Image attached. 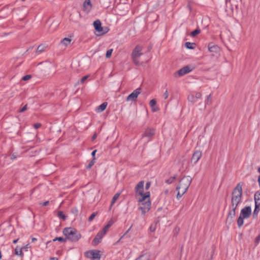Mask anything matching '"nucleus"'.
<instances>
[{
  "mask_svg": "<svg viewBox=\"0 0 260 260\" xmlns=\"http://www.w3.org/2000/svg\"><path fill=\"white\" fill-rule=\"evenodd\" d=\"M96 152V150H94V151H93L92 152V153H91V155L93 156H94L95 154V153Z\"/></svg>",
  "mask_w": 260,
  "mask_h": 260,
  "instance_id": "nucleus-56",
  "label": "nucleus"
},
{
  "mask_svg": "<svg viewBox=\"0 0 260 260\" xmlns=\"http://www.w3.org/2000/svg\"><path fill=\"white\" fill-rule=\"evenodd\" d=\"M151 108H152V111L153 112H156L159 110V108L157 107H156L155 106H154V107H151Z\"/></svg>",
  "mask_w": 260,
  "mask_h": 260,
  "instance_id": "nucleus-48",
  "label": "nucleus"
},
{
  "mask_svg": "<svg viewBox=\"0 0 260 260\" xmlns=\"http://www.w3.org/2000/svg\"><path fill=\"white\" fill-rule=\"evenodd\" d=\"M107 105V102L103 103L96 108L95 111L98 113L103 112L106 108Z\"/></svg>",
  "mask_w": 260,
  "mask_h": 260,
  "instance_id": "nucleus-19",
  "label": "nucleus"
},
{
  "mask_svg": "<svg viewBox=\"0 0 260 260\" xmlns=\"http://www.w3.org/2000/svg\"><path fill=\"white\" fill-rule=\"evenodd\" d=\"M151 183L150 182H148L146 183L145 185L146 189H148L150 186Z\"/></svg>",
  "mask_w": 260,
  "mask_h": 260,
  "instance_id": "nucleus-50",
  "label": "nucleus"
},
{
  "mask_svg": "<svg viewBox=\"0 0 260 260\" xmlns=\"http://www.w3.org/2000/svg\"><path fill=\"white\" fill-rule=\"evenodd\" d=\"M119 196H120V193H117L114 196V197L112 198V201H111L110 207H111L113 206V205L115 203V202L116 201V200L119 198Z\"/></svg>",
  "mask_w": 260,
  "mask_h": 260,
  "instance_id": "nucleus-23",
  "label": "nucleus"
},
{
  "mask_svg": "<svg viewBox=\"0 0 260 260\" xmlns=\"http://www.w3.org/2000/svg\"><path fill=\"white\" fill-rule=\"evenodd\" d=\"M201 32V30L198 28H197L196 30H194V31H192L191 34H190V35L192 37H196L197 35L199 34Z\"/></svg>",
  "mask_w": 260,
  "mask_h": 260,
  "instance_id": "nucleus-27",
  "label": "nucleus"
},
{
  "mask_svg": "<svg viewBox=\"0 0 260 260\" xmlns=\"http://www.w3.org/2000/svg\"><path fill=\"white\" fill-rule=\"evenodd\" d=\"M31 77L30 75H27L22 77V80L24 81H27L30 79Z\"/></svg>",
  "mask_w": 260,
  "mask_h": 260,
  "instance_id": "nucleus-39",
  "label": "nucleus"
},
{
  "mask_svg": "<svg viewBox=\"0 0 260 260\" xmlns=\"http://www.w3.org/2000/svg\"><path fill=\"white\" fill-rule=\"evenodd\" d=\"M208 50L211 52L217 53L219 51V48L213 43H210L208 45Z\"/></svg>",
  "mask_w": 260,
  "mask_h": 260,
  "instance_id": "nucleus-16",
  "label": "nucleus"
},
{
  "mask_svg": "<svg viewBox=\"0 0 260 260\" xmlns=\"http://www.w3.org/2000/svg\"><path fill=\"white\" fill-rule=\"evenodd\" d=\"M191 70L192 69L189 66H185L175 73L174 75L175 77H181L189 73Z\"/></svg>",
  "mask_w": 260,
  "mask_h": 260,
  "instance_id": "nucleus-10",
  "label": "nucleus"
},
{
  "mask_svg": "<svg viewBox=\"0 0 260 260\" xmlns=\"http://www.w3.org/2000/svg\"><path fill=\"white\" fill-rule=\"evenodd\" d=\"M45 48L46 47L44 45L41 44L38 47L37 51L38 52H42L45 50Z\"/></svg>",
  "mask_w": 260,
  "mask_h": 260,
  "instance_id": "nucleus-29",
  "label": "nucleus"
},
{
  "mask_svg": "<svg viewBox=\"0 0 260 260\" xmlns=\"http://www.w3.org/2000/svg\"><path fill=\"white\" fill-rule=\"evenodd\" d=\"M22 248H18V246L15 249V254L17 255H22Z\"/></svg>",
  "mask_w": 260,
  "mask_h": 260,
  "instance_id": "nucleus-28",
  "label": "nucleus"
},
{
  "mask_svg": "<svg viewBox=\"0 0 260 260\" xmlns=\"http://www.w3.org/2000/svg\"><path fill=\"white\" fill-rule=\"evenodd\" d=\"M180 231V228L179 227H175L174 230V234H177Z\"/></svg>",
  "mask_w": 260,
  "mask_h": 260,
  "instance_id": "nucleus-42",
  "label": "nucleus"
},
{
  "mask_svg": "<svg viewBox=\"0 0 260 260\" xmlns=\"http://www.w3.org/2000/svg\"><path fill=\"white\" fill-rule=\"evenodd\" d=\"M156 101L155 99L151 100L149 102V105L151 107H153L156 106Z\"/></svg>",
  "mask_w": 260,
  "mask_h": 260,
  "instance_id": "nucleus-36",
  "label": "nucleus"
},
{
  "mask_svg": "<svg viewBox=\"0 0 260 260\" xmlns=\"http://www.w3.org/2000/svg\"><path fill=\"white\" fill-rule=\"evenodd\" d=\"M258 208H256V207L255 208V209H254V212H253V216H257V213L258 212V211H257Z\"/></svg>",
  "mask_w": 260,
  "mask_h": 260,
  "instance_id": "nucleus-52",
  "label": "nucleus"
},
{
  "mask_svg": "<svg viewBox=\"0 0 260 260\" xmlns=\"http://www.w3.org/2000/svg\"><path fill=\"white\" fill-rule=\"evenodd\" d=\"M185 46L188 49H193L196 47V44L193 43H190V42H186L185 43Z\"/></svg>",
  "mask_w": 260,
  "mask_h": 260,
  "instance_id": "nucleus-22",
  "label": "nucleus"
},
{
  "mask_svg": "<svg viewBox=\"0 0 260 260\" xmlns=\"http://www.w3.org/2000/svg\"><path fill=\"white\" fill-rule=\"evenodd\" d=\"M95 163V158L94 157L92 160L89 163L88 166H87L86 168L87 169H90L92 166L94 165Z\"/></svg>",
  "mask_w": 260,
  "mask_h": 260,
  "instance_id": "nucleus-34",
  "label": "nucleus"
},
{
  "mask_svg": "<svg viewBox=\"0 0 260 260\" xmlns=\"http://www.w3.org/2000/svg\"><path fill=\"white\" fill-rule=\"evenodd\" d=\"M244 217L240 215L237 220V224L239 227H241L243 225L244 223Z\"/></svg>",
  "mask_w": 260,
  "mask_h": 260,
  "instance_id": "nucleus-24",
  "label": "nucleus"
},
{
  "mask_svg": "<svg viewBox=\"0 0 260 260\" xmlns=\"http://www.w3.org/2000/svg\"><path fill=\"white\" fill-rule=\"evenodd\" d=\"M113 221L112 220H110L108 224L104 228L102 231L104 233L106 234L109 229V228L113 224Z\"/></svg>",
  "mask_w": 260,
  "mask_h": 260,
  "instance_id": "nucleus-21",
  "label": "nucleus"
},
{
  "mask_svg": "<svg viewBox=\"0 0 260 260\" xmlns=\"http://www.w3.org/2000/svg\"><path fill=\"white\" fill-rule=\"evenodd\" d=\"M143 181H140L135 187V193L138 202H142L150 197V192L147 191L143 193L144 191Z\"/></svg>",
  "mask_w": 260,
  "mask_h": 260,
  "instance_id": "nucleus-2",
  "label": "nucleus"
},
{
  "mask_svg": "<svg viewBox=\"0 0 260 260\" xmlns=\"http://www.w3.org/2000/svg\"><path fill=\"white\" fill-rule=\"evenodd\" d=\"M93 26L95 30L99 33L98 36H102L106 34L108 31V29L106 27L104 28L102 26L101 22L100 20H96L93 22Z\"/></svg>",
  "mask_w": 260,
  "mask_h": 260,
  "instance_id": "nucleus-7",
  "label": "nucleus"
},
{
  "mask_svg": "<svg viewBox=\"0 0 260 260\" xmlns=\"http://www.w3.org/2000/svg\"><path fill=\"white\" fill-rule=\"evenodd\" d=\"M178 190V193L177 194V199H179L186 192L182 191V190L176 189Z\"/></svg>",
  "mask_w": 260,
  "mask_h": 260,
  "instance_id": "nucleus-30",
  "label": "nucleus"
},
{
  "mask_svg": "<svg viewBox=\"0 0 260 260\" xmlns=\"http://www.w3.org/2000/svg\"><path fill=\"white\" fill-rule=\"evenodd\" d=\"M168 96H169V93H168L167 90H166V91L165 92V93H164V98L165 99H167L168 98Z\"/></svg>",
  "mask_w": 260,
  "mask_h": 260,
  "instance_id": "nucleus-47",
  "label": "nucleus"
},
{
  "mask_svg": "<svg viewBox=\"0 0 260 260\" xmlns=\"http://www.w3.org/2000/svg\"><path fill=\"white\" fill-rule=\"evenodd\" d=\"M242 194V185L239 183L233 191L231 208L237 209L238 205L241 202Z\"/></svg>",
  "mask_w": 260,
  "mask_h": 260,
  "instance_id": "nucleus-1",
  "label": "nucleus"
},
{
  "mask_svg": "<svg viewBox=\"0 0 260 260\" xmlns=\"http://www.w3.org/2000/svg\"><path fill=\"white\" fill-rule=\"evenodd\" d=\"M258 182L260 187V176L258 178Z\"/></svg>",
  "mask_w": 260,
  "mask_h": 260,
  "instance_id": "nucleus-59",
  "label": "nucleus"
},
{
  "mask_svg": "<svg viewBox=\"0 0 260 260\" xmlns=\"http://www.w3.org/2000/svg\"><path fill=\"white\" fill-rule=\"evenodd\" d=\"M155 229H156V228H155V225H151L150 226V231L151 232H153L155 231Z\"/></svg>",
  "mask_w": 260,
  "mask_h": 260,
  "instance_id": "nucleus-44",
  "label": "nucleus"
},
{
  "mask_svg": "<svg viewBox=\"0 0 260 260\" xmlns=\"http://www.w3.org/2000/svg\"><path fill=\"white\" fill-rule=\"evenodd\" d=\"M56 241L64 242L66 241V239H64L62 237H56L53 240V241Z\"/></svg>",
  "mask_w": 260,
  "mask_h": 260,
  "instance_id": "nucleus-33",
  "label": "nucleus"
},
{
  "mask_svg": "<svg viewBox=\"0 0 260 260\" xmlns=\"http://www.w3.org/2000/svg\"><path fill=\"white\" fill-rule=\"evenodd\" d=\"M138 209L141 210L142 214L145 215L148 212L151 208V202L150 201V197L148 199L145 200L142 202H138Z\"/></svg>",
  "mask_w": 260,
  "mask_h": 260,
  "instance_id": "nucleus-6",
  "label": "nucleus"
},
{
  "mask_svg": "<svg viewBox=\"0 0 260 260\" xmlns=\"http://www.w3.org/2000/svg\"><path fill=\"white\" fill-rule=\"evenodd\" d=\"M41 126V124L40 123H35L34 125V128L36 129L39 128Z\"/></svg>",
  "mask_w": 260,
  "mask_h": 260,
  "instance_id": "nucleus-45",
  "label": "nucleus"
},
{
  "mask_svg": "<svg viewBox=\"0 0 260 260\" xmlns=\"http://www.w3.org/2000/svg\"><path fill=\"white\" fill-rule=\"evenodd\" d=\"M141 89L140 88H138L135 90L132 93H131L126 98V101L127 102H134L136 101L139 94L141 93Z\"/></svg>",
  "mask_w": 260,
  "mask_h": 260,
  "instance_id": "nucleus-9",
  "label": "nucleus"
},
{
  "mask_svg": "<svg viewBox=\"0 0 260 260\" xmlns=\"http://www.w3.org/2000/svg\"><path fill=\"white\" fill-rule=\"evenodd\" d=\"M254 200L256 208H259L260 207V193H255L254 194Z\"/></svg>",
  "mask_w": 260,
  "mask_h": 260,
  "instance_id": "nucleus-18",
  "label": "nucleus"
},
{
  "mask_svg": "<svg viewBox=\"0 0 260 260\" xmlns=\"http://www.w3.org/2000/svg\"><path fill=\"white\" fill-rule=\"evenodd\" d=\"M27 110V105H25L21 110H19V112L22 113Z\"/></svg>",
  "mask_w": 260,
  "mask_h": 260,
  "instance_id": "nucleus-43",
  "label": "nucleus"
},
{
  "mask_svg": "<svg viewBox=\"0 0 260 260\" xmlns=\"http://www.w3.org/2000/svg\"><path fill=\"white\" fill-rule=\"evenodd\" d=\"M175 179H176L175 177H171L169 179L167 180L166 181V182L168 183V184H171V183H172V182H174V181L175 180Z\"/></svg>",
  "mask_w": 260,
  "mask_h": 260,
  "instance_id": "nucleus-37",
  "label": "nucleus"
},
{
  "mask_svg": "<svg viewBox=\"0 0 260 260\" xmlns=\"http://www.w3.org/2000/svg\"><path fill=\"white\" fill-rule=\"evenodd\" d=\"M202 94L201 92H196L195 95L196 99H198L201 98Z\"/></svg>",
  "mask_w": 260,
  "mask_h": 260,
  "instance_id": "nucleus-41",
  "label": "nucleus"
},
{
  "mask_svg": "<svg viewBox=\"0 0 260 260\" xmlns=\"http://www.w3.org/2000/svg\"><path fill=\"white\" fill-rule=\"evenodd\" d=\"M192 179L189 176L183 177L179 181L176 189L182 190V191L186 192L191 182Z\"/></svg>",
  "mask_w": 260,
  "mask_h": 260,
  "instance_id": "nucleus-4",
  "label": "nucleus"
},
{
  "mask_svg": "<svg viewBox=\"0 0 260 260\" xmlns=\"http://www.w3.org/2000/svg\"><path fill=\"white\" fill-rule=\"evenodd\" d=\"M50 260H58V259L56 257H52L50 258Z\"/></svg>",
  "mask_w": 260,
  "mask_h": 260,
  "instance_id": "nucleus-58",
  "label": "nucleus"
},
{
  "mask_svg": "<svg viewBox=\"0 0 260 260\" xmlns=\"http://www.w3.org/2000/svg\"><path fill=\"white\" fill-rule=\"evenodd\" d=\"M63 234L68 240L72 242L78 241L81 237L80 233L75 229L72 228L64 229Z\"/></svg>",
  "mask_w": 260,
  "mask_h": 260,
  "instance_id": "nucleus-3",
  "label": "nucleus"
},
{
  "mask_svg": "<svg viewBox=\"0 0 260 260\" xmlns=\"http://www.w3.org/2000/svg\"><path fill=\"white\" fill-rule=\"evenodd\" d=\"M97 212H94L88 218V221L90 222L95 217V216L97 215Z\"/></svg>",
  "mask_w": 260,
  "mask_h": 260,
  "instance_id": "nucleus-35",
  "label": "nucleus"
},
{
  "mask_svg": "<svg viewBox=\"0 0 260 260\" xmlns=\"http://www.w3.org/2000/svg\"><path fill=\"white\" fill-rule=\"evenodd\" d=\"M142 55V47L140 45H137L133 50L131 54L132 59L135 65L139 66L140 64L139 58Z\"/></svg>",
  "mask_w": 260,
  "mask_h": 260,
  "instance_id": "nucleus-5",
  "label": "nucleus"
},
{
  "mask_svg": "<svg viewBox=\"0 0 260 260\" xmlns=\"http://www.w3.org/2000/svg\"><path fill=\"white\" fill-rule=\"evenodd\" d=\"M231 210L229 211L228 216L226 219V221L231 223L233 221V219L236 215V210L235 208H231Z\"/></svg>",
  "mask_w": 260,
  "mask_h": 260,
  "instance_id": "nucleus-15",
  "label": "nucleus"
},
{
  "mask_svg": "<svg viewBox=\"0 0 260 260\" xmlns=\"http://www.w3.org/2000/svg\"><path fill=\"white\" fill-rule=\"evenodd\" d=\"M202 153L200 150H197L192 154L191 161L193 164H196L202 157Z\"/></svg>",
  "mask_w": 260,
  "mask_h": 260,
  "instance_id": "nucleus-11",
  "label": "nucleus"
},
{
  "mask_svg": "<svg viewBox=\"0 0 260 260\" xmlns=\"http://www.w3.org/2000/svg\"><path fill=\"white\" fill-rule=\"evenodd\" d=\"M22 1H24L25 0H22Z\"/></svg>",
  "mask_w": 260,
  "mask_h": 260,
  "instance_id": "nucleus-61",
  "label": "nucleus"
},
{
  "mask_svg": "<svg viewBox=\"0 0 260 260\" xmlns=\"http://www.w3.org/2000/svg\"><path fill=\"white\" fill-rule=\"evenodd\" d=\"M36 240H37V239L36 238H32V242L36 241Z\"/></svg>",
  "mask_w": 260,
  "mask_h": 260,
  "instance_id": "nucleus-60",
  "label": "nucleus"
},
{
  "mask_svg": "<svg viewBox=\"0 0 260 260\" xmlns=\"http://www.w3.org/2000/svg\"><path fill=\"white\" fill-rule=\"evenodd\" d=\"M48 204H49V201H46L42 204V205L44 206H47Z\"/></svg>",
  "mask_w": 260,
  "mask_h": 260,
  "instance_id": "nucleus-54",
  "label": "nucleus"
},
{
  "mask_svg": "<svg viewBox=\"0 0 260 260\" xmlns=\"http://www.w3.org/2000/svg\"><path fill=\"white\" fill-rule=\"evenodd\" d=\"M251 213V208L249 206L243 208L241 211L240 216L245 218H248Z\"/></svg>",
  "mask_w": 260,
  "mask_h": 260,
  "instance_id": "nucleus-12",
  "label": "nucleus"
},
{
  "mask_svg": "<svg viewBox=\"0 0 260 260\" xmlns=\"http://www.w3.org/2000/svg\"><path fill=\"white\" fill-rule=\"evenodd\" d=\"M150 255L149 253H144L140 255L135 260H150Z\"/></svg>",
  "mask_w": 260,
  "mask_h": 260,
  "instance_id": "nucleus-20",
  "label": "nucleus"
},
{
  "mask_svg": "<svg viewBox=\"0 0 260 260\" xmlns=\"http://www.w3.org/2000/svg\"><path fill=\"white\" fill-rule=\"evenodd\" d=\"M154 135V130L151 128H147L142 135L143 138H148L147 141L150 140L151 138Z\"/></svg>",
  "mask_w": 260,
  "mask_h": 260,
  "instance_id": "nucleus-13",
  "label": "nucleus"
},
{
  "mask_svg": "<svg viewBox=\"0 0 260 260\" xmlns=\"http://www.w3.org/2000/svg\"><path fill=\"white\" fill-rule=\"evenodd\" d=\"M260 241V235H258L257 237H256L255 239V242L257 244H258Z\"/></svg>",
  "mask_w": 260,
  "mask_h": 260,
  "instance_id": "nucleus-46",
  "label": "nucleus"
},
{
  "mask_svg": "<svg viewBox=\"0 0 260 260\" xmlns=\"http://www.w3.org/2000/svg\"><path fill=\"white\" fill-rule=\"evenodd\" d=\"M205 103H206V104H207V105H211V103H212V98H211V94H209V95H208L207 96Z\"/></svg>",
  "mask_w": 260,
  "mask_h": 260,
  "instance_id": "nucleus-31",
  "label": "nucleus"
},
{
  "mask_svg": "<svg viewBox=\"0 0 260 260\" xmlns=\"http://www.w3.org/2000/svg\"><path fill=\"white\" fill-rule=\"evenodd\" d=\"M18 240H19V239H16V240H14L13 241V243L15 244V243H16L18 242Z\"/></svg>",
  "mask_w": 260,
  "mask_h": 260,
  "instance_id": "nucleus-57",
  "label": "nucleus"
},
{
  "mask_svg": "<svg viewBox=\"0 0 260 260\" xmlns=\"http://www.w3.org/2000/svg\"><path fill=\"white\" fill-rule=\"evenodd\" d=\"M188 101L191 103H194L196 101L195 96L192 94H190L188 96Z\"/></svg>",
  "mask_w": 260,
  "mask_h": 260,
  "instance_id": "nucleus-26",
  "label": "nucleus"
},
{
  "mask_svg": "<svg viewBox=\"0 0 260 260\" xmlns=\"http://www.w3.org/2000/svg\"><path fill=\"white\" fill-rule=\"evenodd\" d=\"M85 254L87 257L95 260H100L101 257V251L98 250H89Z\"/></svg>",
  "mask_w": 260,
  "mask_h": 260,
  "instance_id": "nucleus-8",
  "label": "nucleus"
},
{
  "mask_svg": "<svg viewBox=\"0 0 260 260\" xmlns=\"http://www.w3.org/2000/svg\"><path fill=\"white\" fill-rule=\"evenodd\" d=\"M71 40L68 38H65L61 41V43L65 46H68L71 43Z\"/></svg>",
  "mask_w": 260,
  "mask_h": 260,
  "instance_id": "nucleus-25",
  "label": "nucleus"
},
{
  "mask_svg": "<svg viewBox=\"0 0 260 260\" xmlns=\"http://www.w3.org/2000/svg\"><path fill=\"white\" fill-rule=\"evenodd\" d=\"M29 247H30V246L29 245V244H27L25 246H24L23 247H22L21 248H22V249H24L25 250H27V249L29 248Z\"/></svg>",
  "mask_w": 260,
  "mask_h": 260,
  "instance_id": "nucleus-51",
  "label": "nucleus"
},
{
  "mask_svg": "<svg viewBox=\"0 0 260 260\" xmlns=\"http://www.w3.org/2000/svg\"><path fill=\"white\" fill-rule=\"evenodd\" d=\"M89 77L88 75L85 76L82 79H81V83H84V82L87 79V78Z\"/></svg>",
  "mask_w": 260,
  "mask_h": 260,
  "instance_id": "nucleus-40",
  "label": "nucleus"
},
{
  "mask_svg": "<svg viewBox=\"0 0 260 260\" xmlns=\"http://www.w3.org/2000/svg\"><path fill=\"white\" fill-rule=\"evenodd\" d=\"M129 229H128V230L126 231V233H125V234H124L122 236H121V237L120 238V239L118 241V242H119V241H120V240H121V239L124 237V235H125V234H126V233L129 231Z\"/></svg>",
  "mask_w": 260,
  "mask_h": 260,
  "instance_id": "nucleus-55",
  "label": "nucleus"
},
{
  "mask_svg": "<svg viewBox=\"0 0 260 260\" xmlns=\"http://www.w3.org/2000/svg\"><path fill=\"white\" fill-rule=\"evenodd\" d=\"M105 234L103 231L98 233L93 240V244L97 245L100 243Z\"/></svg>",
  "mask_w": 260,
  "mask_h": 260,
  "instance_id": "nucleus-14",
  "label": "nucleus"
},
{
  "mask_svg": "<svg viewBox=\"0 0 260 260\" xmlns=\"http://www.w3.org/2000/svg\"><path fill=\"white\" fill-rule=\"evenodd\" d=\"M57 215L59 218H62L63 220H65L66 219V216L63 214L62 211H58Z\"/></svg>",
  "mask_w": 260,
  "mask_h": 260,
  "instance_id": "nucleus-32",
  "label": "nucleus"
},
{
  "mask_svg": "<svg viewBox=\"0 0 260 260\" xmlns=\"http://www.w3.org/2000/svg\"><path fill=\"white\" fill-rule=\"evenodd\" d=\"M83 7L84 11L89 12L92 8V4L90 0H85L83 3Z\"/></svg>",
  "mask_w": 260,
  "mask_h": 260,
  "instance_id": "nucleus-17",
  "label": "nucleus"
},
{
  "mask_svg": "<svg viewBox=\"0 0 260 260\" xmlns=\"http://www.w3.org/2000/svg\"><path fill=\"white\" fill-rule=\"evenodd\" d=\"M112 51H113V49H109V50H107V51L106 52V54L107 58H110L111 57Z\"/></svg>",
  "mask_w": 260,
  "mask_h": 260,
  "instance_id": "nucleus-38",
  "label": "nucleus"
},
{
  "mask_svg": "<svg viewBox=\"0 0 260 260\" xmlns=\"http://www.w3.org/2000/svg\"><path fill=\"white\" fill-rule=\"evenodd\" d=\"M96 137H97V135L96 133H94L91 138L92 141H93L94 140H95L96 138Z\"/></svg>",
  "mask_w": 260,
  "mask_h": 260,
  "instance_id": "nucleus-53",
  "label": "nucleus"
},
{
  "mask_svg": "<svg viewBox=\"0 0 260 260\" xmlns=\"http://www.w3.org/2000/svg\"><path fill=\"white\" fill-rule=\"evenodd\" d=\"M17 157V155L15 153H13L12 154L11 156V160H14Z\"/></svg>",
  "mask_w": 260,
  "mask_h": 260,
  "instance_id": "nucleus-49",
  "label": "nucleus"
}]
</instances>
